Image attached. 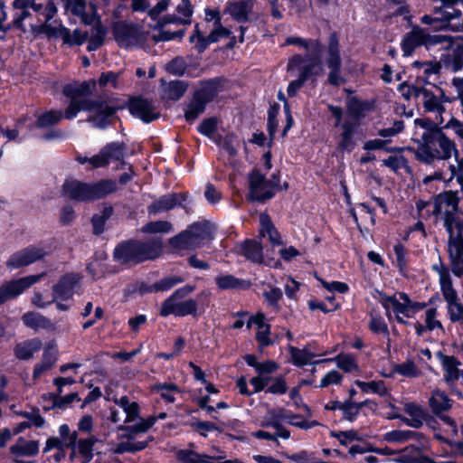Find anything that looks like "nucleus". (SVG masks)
Here are the masks:
<instances>
[{
  "label": "nucleus",
  "mask_w": 463,
  "mask_h": 463,
  "mask_svg": "<svg viewBox=\"0 0 463 463\" xmlns=\"http://www.w3.org/2000/svg\"><path fill=\"white\" fill-rule=\"evenodd\" d=\"M163 252L160 238L147 241L130 239L116 245L113 250V260L120 266L131 268L147 260H154Z\"/></svg>",
  "instance_id": "nucleus-1"
},
{
  "label": "nucleus",
  "mask_w": 463,
  "mask_h": 463,
  "mask_svg": "<svg viewBox=\"0 0 463 463\" xmlns=\"http://www.w3.org/2000/svg\"><path fill=\"white\" fill-rule=\"evenodd\" d=\"M452 156H458L456 145L441 129L423 132L421 141L414 150L415 158L427 165L449 160Z\"/></svg>",
  "instance_id": "nucleus-2"
},
{
  "label": "nucleus",
  "mask_w": 463,
  "mask_h": 463,
  "mask_svg": "<svg viewBox=\"0 0 463 463\" xmlns=\"http://www.w3.org/2000/svg\"><path fill=\"white\" fill-rule=\"evenodd\" d=\"M117 183L111 179L87 184L78 180H66L62 185V194L70 199L87 202L105 197L116 192Z\"/></svg>",
  "instance_id": "nucleus-3"
},
{
  "label": "nucleus",
  "mask_w": 463,
  "mask_h": 463,
  "mask_svg": "<svg viewBox=\"0 0 463 463\" xmlns=\"http://www.w3.org/2000/svg\"><path fill=\"white\" fill-rule=\"evenodd\" d=\"M214 225L209 221L194 222L169 240V244L177 250H194L213 239Z\"/></svg>",
  "instance_id": "nucleus-4"
},
{
  "label": "nucleus",
  "mask_w": 463,
  "mask_h": 463,
  "mask_svg": "<svg viewBox=\"0 0 463 463\" xmlns=\"http://www.w3.org/2000/svg\"><path fill=\"white\" fill-rule=\"evenodd\" d=\"M96 87V81H84L79 85H66L63 88V94L71 99V102L65 110V118L71 119L80 110L95 109L96 101L87 99Z\"/></svg>",
  "instance_id": "nucleus-5"
},
{
  "label": "nucleus",
  "mask_w": 463,
  "mask_h": 463,
  "mask_svg": "<svg viewBox=\"0 0 463 463\" xmlns=\"http://www.w3.org/2000/svg\"><path fill=\"white\" fill-rule=\"evenodd\" d=\"M194 290V286L186 285L181 288L176 289L168 298H166L160 309L162 317L174 315L176 317H185L192 315L196 316L198 304L197 301L190 298L184 300L190 293Z\"/></svg>",
  "instance_id": "nucleus-6"
},
{
  "label": "nucleus",
  "mask_w": 463,
  "mask_h": 463,
  "mask_svg": "<svg viewBox=\"0 0 463 463\" xmlns=\"http://www.w3.org/2000/svg\"><path fill=\"white\" fill-rule=\"evenodd\" d=\"M327 53L326 65L330 70L327 78L328 83L339 87L345 82V80L341 76L342 61L339 50V40L336 33L330 34Z\"/></svg>",
  "instance_id": "nucleus-7"
},
{
  "label": "nucleus",
  "mask_w": 463,
  "mask_h": 463,
  "mask_svg": "<svg viewBox=\"0 0 463 463\" xmlns=\"http://www.w3.org/2000/svg\"><path fill=\"white\" fill-rule=\"evenodd\" d=\"M249 198L251 201L264 203L274 196V191L270 188L266 176L257 168L248 175Z\"/></svg>",
  "instance_id": "nucleus-8"
},
{
  "label": "nucleus",
  "mask_w": 463,
  "mask_h": 463,
  "mask_svg": "<svg viewBox=\"0 0 463 463\" xmlns=\"http://www.w3.org/2000/svg\"><path fill=\"white\" fill-rule=\"evenodd\" d=\"M45 273L31 275L10 280L0 286V305L22 294L26 288L38 282Z\"/></svg>",
  "instance_id": "nucleus-9"
},
{
  "label": "nucleus",
  "mask_w": 463,
  "mask_h": 463,
  "mask_svg": "<svg viewBox=\"0 0 463 463\" xmlns=\"http://www.w3.org/2000/svg\"><path fill=\"white\" fill-rule=\"evenodd\" d=\"M458 207V198L457 193L447 191L439 194L434 198L433 209L431 213L439 215L444 213V218L456 217Z\"/></svg>",
  "instance_id": "nucleus-10"
},
{
  "label": "nucleus",
  "mask_w": 463,
  "mask_h": 463,
  "mask_svg": "<svg viewBox=\"0 0 463 463\" xmlns=\"http://www.w3.org/2000/svg\"><path fill=\"white\" fill-rule=\"evenodd\" d=\"M45 255L46 251L43 248L27 247L12 254L6 266L11 269H19L43 259Z\"/></svg>",
  "instance_id": "nucleus-11"
},
{
  "label": "nucleus",
  "mask_w": 463,
  "mask_h": 463,
  "mask_svg": "<svg viewBox=\"0 0 463 463\" xmlns=\"http://www.w3.org/2000/svg\"><path fill=\"white\" fill-rule=\"evenodd\" d=\"M80 276L75 273H68L62 276L60 280L52 286V300L56 302L58 299L68 300L74 294V288L80 282Z\"/></svg>",
  "instance_id": "nucleus-12"
},
{
  "label": "nucleus",
  "mask_w": 463,
  "mask_h": 463,
  "mask_svg": "<svg viewBox=\"0 0 463 463\" xmlns=\"http://www.w3.org/2000/svg\"><path fill=\"white\" fill-rule=\"evenodd\" d=\"M114 35L120 46L128 47L138 43L141 38V32L136 25L118 23L114 27Z\"/></svg>",
  "instance_id": "nucleus-13"
},
{
  "label": "nucleus",
  "mask_w": 463,
  "mask_h": 463,
  "mask_svg": "<svg viewBox=\"0 0 463 463\" xmlns=\"http://www.w3.org/2000/svg\"><path fill=\"white\" fill-rule=\"evenodd\" d=\"M128 109L132 115L146 123L158 118L160 116L158 112L155 111L154 105L147 99L142 98L131 99Z\"/></svg>",
  "instance_id": "nucleus-14"
},
{
  "label": "nucleus",
  "mask_w": 463,
  "mask_h": 463,
  "mask_svg": "<svg viewBox=\"0 0 463 463\" xmlns=\"http://www.w3.org/2000/svg\"><path fill=\"white\" fill-rule=\"evenodd\" d=\"M448 305V315L451 323L463 326V303L459 301L457 291L447 286L442 295Z\"/></svg>",
  "instance_id": "nucleus-15"
},
{
  "label": "nucleus",
  "mask_w": 463,
  "mask_h": 463,
  "mask_svg": "<svg viewBox=\"0 0 463 463\" xmlns=\"http://www.w3.org/2000/svg\"><path fill=\"white\" fill-rule=\"evenodd\" d=\"M437 7L435 8V14L440 16V24L434 26L436 30H450L453 32H463V22L462 23H452L455 19H459L461 16V11L458 9Z\"/></svg>",
  "instance_id": "nucleus-16"
},
{
  "label": "nucleus",
  "mask_w": 463,
  "mask_h": 463,
  "mask_svg": "<svg viewBox=\"0 0 463 463\" xmlns=\"http://www.w3.org/2000/svg\"><path fill=\"white\" fill-rule=\"evenodd\" d=\"M185 198V194H171L162 196L148 206V213L156 214L161 212L171 210L175 206L181 204V202L184 201Z\"/></svg>",
  "instance_id": "nucleus-17"
},
{
  "label": "nucleus",
  "mask_w": 463,
  "mask_h": 463,
  "mask_svg": "<svg viewBox=\"0 0 463 463\" xmlns=\"http://www.w3.org/2000/svg\"><path fill=\"white\" fill-rule=\"evenodd\" d=\"M425 31L424 29L415 26L412 30L406 33L402 42V48L405 56H410L413 51L420 46H425Z\"/></svg>",
  "instance_id": "nucleus-18"
},
{
  "label": "nucleus",
  "mask_w": 463,
  "mask_h": 463,
  "mask_svg": "<svg viewBox=\"0 0 463 463\" xmlns=\"http://www.w3.org/2000/svg\"><path fill=\"white\" fill-rule=\"evenodd\" d=\"M96 104L98 106L95 109L88 110L95 113L88 120L92 122L96 128H104L110 124L109 118L115 113L117 108L99 101H96Z\"/></svg>",
  "instance_id": "nucleus-19"
},
{
  "label": "nucleus",
  "mask_w": 463,
  "mask_h": 463,
  "mask_svg": "<svg viewBox=\"0 0 463 463\" xmlns=\"http://www.w3.org/2000/svg\"><path fill=\"white\" fill-rule=\"evenodd\" d=\"M444 226L449 234V251L452 256V246L463 240V220L459 216L444 218Z\"/></svg>",
  "instance_id": "nucleus-20"
},
{
  "label": "nucleus",
  "mask_w": 463,
  "mask_h": 463,
  "mask_svg": "<svg viewBox=\"0 0 463 463\" xmlns=\"http://www.w3.org/2000/svg\"><path fill=\"white\" fill-rule=\"evenodd\" d=\"M251 8L252 4L249 0L231 1L227 4L224 12L237 22L242 23L248 21V14Z\"/></svg>",
  "instance_id": "nucleus-21"
},
{
  "label": "nucleus",
  "mask_w": 463,
  "mask_h": 463,
  "mask_svg": "<svg viewBox=\"0 0 463 463\" xmlns=\"http://www.w3.org/2000/svg\"><path fill=\"white\" fill-rule=\"evenodd\" d=\"M452 403L453 401L448 397L445 392L439 389L434 390L429 399V405L436 416H440L443 412L449 411Z\"/></svg>",
  "instance_id": "nucleus-22"
},
{
  "label": "nucleus",
  "mask_w": 463,
  "mask_h": 463,
  "mask_svg": "<svg viewBox=\"0 0 463 463\" xmlns=\"http://www.w3.org/2000/svg\"><path fill=\"white\" fill-rule=\"evenodd\" d=\"M161 87L163 97L165 99L177 100L186 91L188 88V83L180 80H171L168 82L164 80H161Z\"/></svg>",
  "instance_id": "nucleus-23"
},
{
  "label": "nucleus",
  "mask_w": 463,
  "mask_h": 463,
  "mask_svg": "<svg viewBox=\"0 0 463 463\" xmlns=\"http://www.w3.org/2000/svg\"><path fill=\"white\" fill-rule=\"evenodd\" d=\"M222 90L221 80H210L202 83L201 88L194 95L205 104L211 102Z\"/></svg>",
  "instance_id": "nucleus-24"
},
{
  "label": "nucleus",
  "mask_w": 463,
  "mask_h": 463,
  "mask_svg": "<svg viewBox=\"0 0 463 463\" xmlns=\"http://www.w3.org/2000/svg\"><path fill=\"white\" fill-rule=\"evenodd\" d=\"M299 415L291 414L288 411L282 408H277L269 410L267 412L265 417V422L262 423V426L269 427L271 426L276 430L281 429V421L286 420L288 419H299Z\"/></svg>",
  "instance_id": "nucleus-25"
},
{
  "label": "nucleus",
  "mask_w": 463,
  "mask_h": 463,
  "mask_svg": "<svg viewBox=\"0 0 463 463\" xmlns=\"http://www.w3.org/2000/svg\"><path fill=\"white\" fill-rule=\"evenodd\" d=\"M22 320L24 324L33 329V330H39V329H47V330H53L55 329L54 325L52 323V321L45 317L44 316L35 313V312H27L23 315Z\"/></svg>",
  "instance_id": "nucleus-26"
},
{
  "label": "nucleus",
  "mask_w": 463,
  "mask_h": 463,
  "mask_svg": "<svg viewBox=\"0 0 463 463\" xmlns=\"http://www.w3.org/2000/svg\"><path fill=\"white\" fill-rule=\"evenodd\" d=\"M241 252L252 262L261 263L263 260L262 245L255 240L244 241L241 245Z\"/></svg>",
  "instance_id": "nucleus-27"
},
{
  "label": "nucleus",
  "mask_w": 463,
  "mask_h": 463,
  "mask_svg": "<svg viewBox=\"0 0 463 463\" xmlns=\"http://www.w3.org/2000/svg\"><path fill=\"white\" fill-rule=\"evenodd\" d=\"M438 357L439 358L444 370L446 371L445 380L454 382L459 377L458 366L461 364L454 356L445 355L441 352H438Z\"/></svg>",
  "instance_id": "nucleus-28"
},
{
  "label": "nucleus",
  "mask_w": 463,
  "mask_h": 463,
  "mask_svg": "<svg viewBox=\"0 0 463 463\" xmlns=\"http://www.w3.org/2000/svg\"><path fill=\"white\" fill-rule=\"evenodd\" d=\"M42 341L38 338L31 339L18 344L14 348L15 355L18 359H31L35 352L42 348Z\"/></svg>",
  "instance_id": "nucleus-29"
},
{
  "label": "nucleus",
  "mask_w": 463,
  "mask_h": 463,
  "mask_svg": "<svg viewBox=\"0 0 463 463\" xmlns=\"http://www.w3.org/2000/svg\"><path fill=\"white\" fill-rule=\"evenodd\" d=\"M39 443L36 440H25L19 438L17 442L10 447V452L17 456H34L38 453Z\"/></svg>",
  "instance_id": "nucleus-30"
},
{
  "label": "nucleus",
  "mask_w": 463,
  "mask_h": 463,
  "mask_svg": "<svg viewBox=\"0 0 463 463\" xmlns=\"http://www.w3.org/2000/svg\"><path fill=\"white\" fill-rule=\"evenodd\" d=\"M260 236L265 237L266 235H268L269 241L273 245L281 244L279 233L278 232L275 226L273 225L269 216L266 213H261L260 216Z\"/></svg>",
  "instance_id": "nucleus-31"
},
{
  "label": "nucleus",
  "mask_w": 463,
  "mask_h": 463,
  "mask_svg": "<svg viewBox=\"0 0 463 463\" xmlns=\"http://www.w3.org/2000/svg\"><path fill=\"white\" fill-rule=\"evenodd\" d=\"M64 8L70 11L73 15L81 18V21L86 24H90L93 21L92 16L86 14V1L85 0H62Z\"/></svg>",
  "instance_id": "nucleus-32"
},
{
  "label": "nucleus",
  "mask_w": 463,
  "mask_h": 463,
  "mask_svg": "<svg viewBox=\"0 0 463 463\" xmlns=\"http://www.w3.org/2000/svg\"><path fill=\"white\" fill-rule=\"evenodd\" d=\"M177 458L182 463H210V460L223 458L224 456L218 457L206 454H199L194 450H179Z\"/></svg>",
  "instance_id": "nucleus-33"
},
{
  "label": "nucleus",
  "mask_w": 463,
  "mask_h": 463,
  "mask_svg": "<svg viewBox=\"0 0 463 463\" xmlns=\"http://www.w3.org/2000/svg\"><path fill=\"white\" fill-rule=\"evenodd\" d=\"M98 439L91 436L87 439H80L78 440L77 449L78 454L82 458L81 463H90L93 458L94 445Z\"/></svg>",
  "instance_id": "nucleus-34"
},
{
  "label": "nucleus",
  "mask_w": 463,
  "mask_h": 463,
  "mask_svg": "<svg viewBox=\"0 0 463 463\" xmlns=\"http://www.w3.org/2000/svg\"><path fill=\"white\" fill-rule=\"evenodd\" d=\"M357 127V124L353 121H345L342 125L343 132L341 134V141L338 145L339 148L343 150H352L354 148L353 135Z\"/></svg>",
  "instance_id": "nucleus-35"
},
{
  "label": "nucleus",
  "mask_w": 463,
  "mask_h": 463,
  "mask_svg": "<svg viewBox=\"0 0 463 463\" xmlns=\"http://www.w3.org/2000/svg\"><path fill=\"white\" fill-rule=\"evenodd\" d=\"M102 149L106 156L108 164L111 160L121 161L122 165L125 164V161L123 160L124 156H125V150H126V146H125L124 143H121V144L110 143V144L107 145L106 146H104Z\"/></svg>",
  "instance_id": "nucleus-36"
},
{
  "label": "nucleus",
  "mask_w": 463,
  "mask_h": 463,
  "mask_svg": "<svg viewBox=\"0 0 463 463\" xmlns=\"http://www.w3.org/2000/svg\"><path fill=\"white\" fill-rule=\"evenodd\" d=\"M154 439L153 437H148L145 441H137V442H130L129 440L120 442L114 449L113 453L115 454H123L125 452H137L146 449L150 441Z\"/></svg>",
  "instance_id": "nucleus-37"
},
{
  "label": "nucleus",
  "mask_w": 463,
  "mask_h": 463,
  "mask_svg": "<svg viewBox=\"0 0 463 463\" xmlns=\"http://www.w3.org/2000/svg\"><path fill=\"white\" fill-rule=\"evenodd\" d=\"M105 34L106 29L98 21L92 27V35L89 40L87 49L89 51H94L99 48L104 43Z\"/></svg>",
  "instance_id": "nucleus-38"
},
{
  "label": "nucleus",
  "mask_w": 463,
  "mask_h": 463,
  "mask_svg": "<svg viewBox=\"0 0 463 463\" xmlns=\"http://www.w3.org/2000/svg\"><path fill=\"white\" fill-rule=\"evenodd\" d=\"M206 104L201 99H197L194 95L191 102L188 105V108L185 111L184 117L187 121H193L197 117L202 114L205 109Z\"/></svg>",
  "instance_id": "nucleus-39"
},
{
  "label": "nucleus",
  "mask_w": 463,
  "mask_h": 463,
  "mask_svg": "<svg viewBox=\"0 0 463 463\" xmlns=\"http://www.w3.org/2000/svg\"><path fill=\"white\" fill-rule=\"evenodd\" d=\"M46 27L48 29H46L44 34H46L48 37L61 38L64 43H70L71 42L70 30L64 27L62 24L54 26L46 23Z\"/></svg>",
  "instance_id": "nucleus-40"
},
{
  "label": "nucleus",
  "mask_w": 463,
  "mask_h": 463,
  "mask_svg": "<svg viewBox=\"0 0 463 463\" xmlns=\"http://www.w3.org/2000/svg\"><path fill=\"white\" fill-rule=\"evenodd\" d=\"M419 436V433L411 430H392L383 436V439L388 442L402 443Z\"/></svg>",
  "instance_id": "nucleus-41"
},
{
  "label": "nucleus",
  "mask_w": 463,
  "mask_h": 463,
  "mask_svg": "<svg viewBox=\"0 0 463 463\" xmlns=\"http://www.w3.org/2000/svg\"><path fill=\"white\" fill-rule=\"evenodd\" d=\"M141 421L139 423L126 426V425H119L118 427V430H133L136 435L138 433H144L147 431L156 422V418L154 416L148 417L146 420L140 419Z\"/></svg>",
  "instance_id": "nucleus-42"
},
{
  "label": "nucleus",
  "mask_w": 463,
  "mask_h": 463,
  "mask_svg": "<svg viewBox=\"0 0 463 463\" xmlns=\"http://www.w3.org/2000/svg\"><path fill=\"white\" fill-rule=\"evenodd\" d=\"M172 228V224L167 221H156L147 222L142 227L141 232L144 233H166L170 232Z\"/></svg>",
  "instance_id": "nucleus-43"
},
{
  "label": "nucleus",
  "mask_w": 463,
  "mask_h": 463,
  "mask_svg": "<svg viewBox=\"0 0 463 463\" xmlns=\"http://www.w3.org/2000/svg\"><path fill=\"white\" fill-rule=\"evenodd\" d=\"M62 117L61 111L51 110L41 115L36 121V126L39 128H48L60 121Z\"/></svg>",
  "instance_id": "nucleus-44"
},
{
  "label": "nucleus",
  "mask_w": 463,
  "mask_h": 463,
  "mask_svg": "<svg viewBox=\"0 0 463 463\" xmlns=\"http://www.w3.org/2000/svg\"><path fill=\"white\" fill-rule=\"evenodd\" d=\"M423 107L427 111L442 113L445 110L444 106L439 101L438 98L430 91L426 93Z\"/></svg>",
  "instance_id": "nucleus-45"
},
{
  "label": "nucleus",
  "mask_w": 463,
  "mask_h": 463,
  "mask_svg": "<svg viewBox=\"0 0 463 463\" xmlns=\"http://www.w3.org/2000/svg\"><path fill=\"white\" fill-rule=\"evenodd\" d=\"M433 269L436 270L439 275L440 290L442 295H444V289L447 288V286L450 288H454L449 269L445 268L442 263L439 265H434Z\"/></svg>",
  "instance_id": "nucleus-46"
},
{
  "label": "nucleus",
  "mask_w": 463,
  "mask_h": 463,
  "mask_svg": "<svg viewBox=\"0 0 463 463\" xmlns=\"http://www.w3.org/2000/svg\"><path fill=\"white\" fill-rule=\"evenodd\" d=\"M449 66L453 71H460L463 68V43L457 45L454 49L449 60Z\"/></svg>",
  "instance_id": "nucleus-47"
},
{
  "label": "nucleus",
  "mask_w": 463,
  "mask_h": 463,
  "mask_svg": "<svg viewBox=\"0 0 463 463\" xmlns=\"http://www.w3.org/2000/svg\"><path fill=\"white\" fill-rule=\"evenodd\" d=\"M320 63L319 57H314L309 64L302 68L299 77L307 80L310 76L317 74L321 70Z\"/></svg>",
  "instance_id": "nucleus-48"
},
{
  "label": "nucleus",
  "mask_w": 463,
  "mask_h": 463,
  "mask_svg": "<svg viewBox=\"0 0 463 463\" xmlns=\"http://www.w3.org/2000/svg\"><path fill=\"white\" fill-rule=\"evenodd\" d=\"M187 64L184 58L182 57H175L170 62L166 65V70L168 72L181 76L186 71Z\"/></svg>",
  "instance_id": "nucleus-49"
},
{
  "label": "nucleus",
  "mask_w": 463,
  "mask_h": 463,
  "mask_svg": "<svg viewBox=\"0 0 463 463\" xmlns=\"http://www.w3.org/2000/svg\"><path fill=\"white\" fill-rule=\"evenodd\" d=\"M355 384L361 388V390L364 392H373L379 394L385 393V387L383 382H370L364 383L362 381H355Z\"/></svg>",
  "instance_id": "nucleus-50"
},
{
  "label": "nucleus",
  "mask_w": 463,
  "mask_h": 463,
  "mask_svg": "<svg viewBox=\"0 0 463 463\" xmlns=\"http://www.w3.org/2000/svg\"><path fill=\"white\" fill-rule=\"evenodd\" d=\"M216 283L221 289L236 288L241 285V281L232 275L217 277Z\"/></svg>",
  "instance_id": "nucleus-51"
},
{
  "label": "nucleus",
  "mask_w": 463,
  "mask_h": 463,
  "mask_svg": "<svg viewBox=\"0 0 463 463\" xmlns=\"http://www.w3.org/2000/svg\"><path fill=\"white\" fill-rule=\"evenodd\" d=\"M181 282L183 279L180 277H166L156 282L153 288L156 291H165Z\"/></svg>",
  "instance_id": "nucleus-52"
},
{
  "label": "nucleus",
  "mask_w": 463,
  "mask_h": 463,
  "mask_svg": "<svg viewBox=\"0 0 463 463\" xmlns=\"http://www.w3.org/2000/svg\"><path fill=\"white\" fill-rule=\"evenodd\" d=\"M222 146L231 156H235L237 155V147L239 146L237 136L233 133L226 135L223 138Z\"/></svg>",
  "instance_id": "nucleus-53"
},
{
  "label": "nucleus",
  "mask_w": 463,
  "mask_h": 463,
  "mask_svg": "<svg viewBox=\"0 0 463 463\" xmlns=\"http://www.w3.org/2000/svg\"><path fill=\"white\" fill-rule=\"evenodd\" d=\"M74 401H80V397L77 392H71L68 395L55 398V400L52 402L51 408H58L63 410L67 408Z\"/></svg>",
  "instance_id": "nucleus-54"
},
{
  "label": "nucleus",
  "mask_w": 463,
  "mask_h": 463,
  "mask_svg": "<svg viewBox=\"0 0 463 463\" xmlns=\"http://www.w3.org/2000/svg\"><path fill=\"white\" fill-rule=\"evenodd\" d=\"M395 372L407 377H415L419 375V371L413 362L408 361L395 366Z\"/></svg>",
  "instance_id": "nucleus-55"
},
{
  "label": "nucleus",
  "mask_w": 463,
  "mask_h": 463,
  "mask_svg": "<svg viewBox=\"0 0 463 463\" xmlns=\"http://www.w3.org/2000/svg\"><path fill=\"white\" fill-rule=\"evenodd\" d=\"M31 16L29 9L15 11L12 26L20 30L22 33H26L27 30L24 24V21Z\"/></svg>",
  "instance_id": "nucleus-56"
},
{
  "label": "nucleus",
  "mask_w": 463,
  "mask_h": 463,
  "mask_svg": "<svg viewBox=\"0 0 463 463\" xmlns=\"http://www.w3.org/2000/svg\"><path fill=\"white\" fill-rule=\"evenodd\" d=\"M342 411L344 412V418L349 421H353L360 411L356 402H353L351 399L344 402Z\"/></svg>",
  "instance_id": "nucleus-57"
},
{
  "label": "nucleus",
  "mask_w": 463,
  "mask_h": 463,
  "mask_svg": "<svg viewBox=\"0 0 463 463\" xmlns=\"http://www.w3.org/2000/svg\"><path fill=\"white\" fill-rule=\"evenodd\" d=\"M290 353L296 364L304 365L311 361V354L298 348L290 347Z\"/></svg>",
  "instance_id": "nucleus-58"
},
{
  "label": "nucleus",
  "mask_w": 463,
  "mask_h": 463,
  "mask_svg": "<svg viewBox=\"0 0 463 463\" xmlns=\"http://www.w3.org/2000/svg\"><path fill=\"white\" fill-rule=\"evenodd\" d=\"M425 42H426L425 43L426 47L440 44L443 43H449V44L451 45L453 43V37H451L449 35H439V34L430 35V34L425 33Z\"/></svg>",
  "instance_id": "nucleus-59"
},
{
  "label": "nucleus",
  "mask_w": 463,
  "mask_h": 463,
  "mask_svg": "<svg viewBox=\"0 0 463 463\" xmlns=\"http://www.w3.org/2000/svg\"><path fill=\"white\" fill-rule=\"evenodd\" d=\"M288 391V385L282 377L272 379L271 384L268 387L267 392L282 394Z\"/></svg>",
  "instance_id": "nucleus-60"
},
{
  "label": "nucleus",
  "mask_w": 463,
  "mask_h": 463,
  "mask_svg": "<svg viewBox=\"0 0 463 463\" xmlns=\"http://www.w3.org/2000/svg\"><path fill=\"white\" fill-rule=\"evenodd\" d=\"M404 411L408 413L411 418H429V413L420 405L410 402L406 403L404 406Z\"/></svg>",
  "instance_id": "nucleus-61"
},
{
  "label": "nucleus",
  "mask_w": 463,
  "mask_h": 463,
  "mask_svg": "<svg viewBox=\"0 0 463 463\" xmlns=\"http://www.w3.org/2000/svg\"><path fill=\"white\" fill-rule=\"evenodd\" d=\"M213 26L214 29L208 35V41L212 42L213 43H217L222 37H230L232 34V32L222 26V24H220V25Z\"/></svg>",
  "instance_id": "nucleus-62"
},
{
  "label": "nucleus",
  "mask_w": 463,
  "mask_h": 463,
  "mask_svg": "<svg viewBox=\"0 0 463 463\" xmlns=\"http://www.w3.org/2000/svg\"><path fill=\"white\" fill-rule=\"evenodd\" d=\"M337 365L339 368L344 370L345 372H352L357 366L355 364L354 359L351 355H338L336 358Z\"/></svg>",
  "instance_id": "nucleus-63"
},
{
  "label": "nucleus",
  "mask_w": 463,
  "mask_h": 463,
  "mask_svg": "<svg viewBox=\"0 0 463 463\" xmlns=\"http://www.w3.org/2000/svg\"><path fill=\"white\" fill-rule=\"evenodd\" d=\"M217 128V119L215 118H209L204 119L199 126L198 130L208 137H211Z\"/></svg>",
  "instance_id": "nucleus-64"
}]
</instances>
